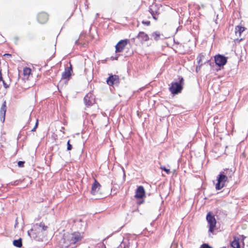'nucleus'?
Returning <instances> with one entry per match:
<instances>
[{"mask_svg": "<svg viewBox=\"0 0 248 248\" xmlns=\"http://www.w3.org/2000/svg\"><path fill=\"white\" fill-rule=\"evenodd\" d=\"M215 62L217 65L219 66L224 65L227 62V57L221 55H218L215 56Z\"/></svg>", "mask_w": 248, "mask_h": 248, "instance_id": "8", "label": "nucleus"}, {"mask_svg": "<svg viewBox=\"0 0 248 248\" xmlns=\"http://www.w3.org/2000/svg\"><path fill=\"white\" fill-rule=\"evenodd\" d=\"M78 41H76V44H78Z\"/></svg>", "mask_w": 248, "mask_h": 248, "instance_id": "38", "label": "nucleus"}, {"mask_svg": "<svg viewBox=\"0 0 248 248\" xmlns=\"http://www.w3.org/2000/svg\"><path fill=\"white\" fill-rule=\"evenodd\" d=\"M36 129V128H35V127H34L31 129V131L32 132L35 131Z\"/></svg>", "mask_w": 248, "mask_h": 248, "instance_id": "35", "label": "nucleus"}, {"mask_svg": "<svg viewBox=\"0 0 248 248\" xmlns=\"http://www.w3.org/2000/svg\"><path fill=\"white\" fill-rule=\"evenodd\" d=\"M67 150L69 151V150H71L72 149V145L70 143V140H69L67 143Z\"/></svg>", "mask_w": 248, "mask_h": 248, "instance_id": "25", "label": "nucleus"}, {"mask_svg": "<svg viewBox=\"0 0 248 248\" xmlns=\"http://www.w3.org/2000/svg\"><path fill=\"white\" fill-rule=\"evenodd\" d=\"M206 220L209 225V232H212L217 223L215 217L214 215L209 212L206 216Z\"/></svg>", "mask_w": 248, "mask_h": 248, "instance_id": "5", "label": "nucleus"}, {"mask_svg": "<svg viewBox=\"0 0 248 248\" xmlns=\"http://www.w3.org/2000/svg\"><path fill=\"white\" fill-rule=\"evenodd\" d=\"M231 246L233 248H240L239 239L237 237H234L233 241L231 243Z\"/></svg>", "mask_w": 248, "mask_h": 248, "instance_id": "19", "label": "nucleus"}, {"mask_svg": "<svg viewBox=\"0 0 248 248\" xmlns=\"http://www.w3.org/2000/svg\"><path fill=\"white\" fill-rule=\"evenodd\" d=\"M245 31V28L244 27L237 26L235 27V34L237 35V34L239 36H240L241 33Z\"/></svg>", "mask_w": 248, "mask_h": 248, "instance_id": "20", "label": "nucleus"}, {"mask_svg": "<svg viewBox=\"0 0 248 248\" xmlns=\"http://www.w3.org/2000/svg\"><path fill=\"white\" fill-rule=\"evenodd\" d=\"M1 80H2V78L1 76V71L0 70V81H1Z\"/></svg>", "mask_w": 248, "mask_h": 248, "instance_id": "33", "label": "nucleus"}, {"mask_svg": "<svg viewBox=\"0 0 248 248\" xmlns=\"http://www.w3.org/2000/svg\"><path fill=\"white\" fill-rule=\"evenodd\" d=\"M145 196V190L142 186H139L136 189L135 197L137 199H141Z\"/></svg>", "mask_w": 248, "mask_h": 248, "instance_id": "12", "label": "nucleus"}, {"mask_svg": "<svg viewBox=\"0 0 248 248\" xmlns=\"http://www.w3.org/2000/svg\"><path fill=\"white\" fill-rule=\"evenodd\" d=\"M160 36V33L158 31H155L152 33L151 37L154 38L155 41H158Z\"/></svg>", "mask_w": 248, "mask_h": 248, "instance_id": "22", "label": "nucleus"}, {"mask_svg": "<svg viewBox=\"0 0 248 248\" xmlns=\"http://www.w3.org/2000/svg\"><path fill=\"white\" fill-rule=\"evenodd\" d=\"M118 58V56H117V57H115V58H113L112 57V59L113 60H117Z\"/></svg>", "mask_w": 248, "mask_h": 248, "instance_id": "37", "label": "nucleus"}, {"mask_svg": "<svg viewBox=\"0 0 248 248\" xmlns=\"http://www.w3.org/2000/svg\"><path fill=\"white\" fill-rule=\"evenodd\" d=\"M72 72V66L70 64L69 67H67L65 68L64 71L62 73V79H69L71 76V72Z\"/></svg>", "mask_w": 248, "mask_h": 248, "instance_id": "10", "label": "nucleus"}, {"mask_svg": "<svg viewBox=\"0 0 248 248\" xmlns=\"http://www.w3.org/2000/svg\"><path fill=\"white\" fill-rule=\"evenodd\" d=\"M200 248H212L211 247H210V246H209V245L207 244H203L201 246Z\"/></svg>", "mask_w": 248, "mask_h": 248, "instance_id": "27", "label": "nucleus"}, {"mask_svg": "<svg viewBox=\"0 0 248 248\" xmlns=\"http://www.w3.org/2000/svg\"><path fill=\"white\" fill-rule=\"evenodd\" d=\"M31 73V69L28 67H25L23 69V74L25 76H28Z\"/></svg>", "mask_w": 248, "mask_h": 248, "instance_id": "23", "label": "nucleus"}, {"mask_svg": "<svg viewBox=\"0 0 248 248\" xmlns=\"http://www.w3.org/2000/svg\"><path fill=\"white\" fill-rule=\"evenodd\" d=\"M13 245L16 247L21 248L22 246V242L21 238L14 240Z\"/></svg>", "mask_w": 248, "mask_h": 248, "instance_id": "21", "label": "nucleus"}, {"mask_svg": "<svg viewBox=\"0 0 248 248\" xmlns=\"http://www.w3.org/2000/svg\"><path fill=\"white\" fill-rule=\"evenodd\" d=\"M129 41L128 39L120 40L115 46L116 53L121 52L127 45Z\"/></svg>", "mask_w": 248, "mask_h": 248, "instance_id": "7", "label": "nucleus"}, {"mask_svg": "<svg viewBox=\"0 0 248 248\" xmlns=\"http://www.w3.org/2000/svg\"><path fill=\"white\" fill-rule=\"evenodd\" d=\"M199 69H200V68H199V65L198 64V65H197L196 67V71L197 72H198V70H199Z\"/></svg>", "mask_w": 248, "mask_h": 248, "instance_id": "34", "label": "nucleus"}, {"mask_svg": "<svg viewBox=\"0 0 248 248\" xmlns=\"http://www.w3.org/2000/svg\"><path fill=\"white\" fill-rule=\"evenodd\" d=\"M48 16L46 13H41L38 15V21L42 24L46 23L48 20Z\"/></svg>", "mask_w": 248, "mask_h": 248, "instance_id": "13", "label": "nucleus"}, {"mask_svg": "<svg viewBox=\"0 0 248 248\" xmlns=\"http://www.w3.org/2000/svg\"><path fill=\"white\" fill-rule=\"evenodd\" d=\"M117 248H129V240L127 238H124Z\"/></svg>", "mask_w": 248, "mask_h": 248, "instance_id": "17", "label": "nucleus"}, {"mask_svg": "<svg viewBox=\"0 0 248 248\" xmlns=\"http://www.w3.org/2000/svg\"><path fill=\"white\" fill-rule=\"evenodd\" d=\"M142 23L146 26H149L150 25V21H142Z\"/></svg>", "mask_w": 248, "mask_h": 248, "instance_id": "29", "label": "nucleus"}, {"mask_svg": "<svg viewBox=\"0 0 248 248\" xmlns=\"http://www.w3.org/2000/svg\"><path fill=\"white\" fill-rule=\"evenodd\" d=\"M2 82H3V86H4V87L5 88H7L9 87L8 85H7V84L5 83V81L2 80Z\"/></svg>", "mask_w": 248, "mask_h": 248, "instance_id": "31", "label": "nucleus"}, {"mask_svg": "<svg viewBox=\"0 0 248 248\" xmlns=\"http://www.w3.org/2000/svg\"><path fill=\"white\" fill-rule=\"evenodd\" d=\"M47 228V226H46L44 223L41 222L39 224L36 223L34 225L33 228L28 231V234L31 236L32 235L31 233L33 232H35V233H37L38 235L41 236V233L43 234V232L46 231Z\"/></svg>", "mask_w": 248, "mask_h": 248, "instance_id": "4", "label": "nucleus"}, {"mask_svg": "<svg viewBox=\"0 0 248 248\" xmlns=\"http://www.w3.org/2000/svg\"><path fill=\"white\" fill-rule=\"evenodd\" d=\"M137 38L141 42H145L149 40V37L148 34L143 31H140L137 36Z\"/></svg>", "mask_w": 248, "mask_h": 248, "instance_id": "14", "label": "nucleus"}, {"mask_svg": "<svg viewBox=\"0 0 248 248\" xmlns=\"http://www.w3.org/2000/svg\"><path fill=\"white\" fill-rule=\"evenodd\" d=\"M84 102L87 107H90L94 103V96L92 93H89L85 95L84 98Z\"/></svg>", "mask_w": 248, "mask_h": 248, "instance_id": "6", "label": "nucleus"}, {"mask_svg": "<svg viewBox=\"0 0 248 248\" xmlns=\"http://www.w3.org/2000/svg\"><path fill=\"white\" fill-rule=\"evenodd\" d=\"M6 111V102L4 101L0 108V120L3 122L5 120V113Z\"/></svg>", "mask_w": 248, "mask_h": 248, "instance_id": "15", "label": "nucleus"}, {"mask_svg": "<svg viewBox=\"0 0 248 248\" xmlns=\"http://www.w3.org/2000/svg\"><path fill=\"white\" fill-rule=\"evenodd\" d=\"M233 172L229 169L224 170L220 172L217 179V182L216 185V188L220 190L225 186V182L228 181V178H231Z\"/></svg>", "mask_w": 248, "mask_h": 248, "instance_id": "2", "label": "nucleus"}, {"mask_svg": "<svg viewBox=\"0 0 248 248\" xmlns=\"http://www.w3.org/2000/svg\"><path fill=\"white\" fill-rule=\"evenodd\" d=\"M82 238L83 236L78 232L64 234L59 242V247L60 248H68L72 245L77 246L80 244Z\"/></svg>", "mask_w": 248, "mask_h": 248, "instance_id": "1", "label": "nucleus"}, {"mask_svg": "<svg viewBox=\"0 0 248 248\" xmlns=\"http://www.w3.org/2000/svg\"><path fill=\"white\" fill-rule=\"evenodd\" d=\"M17 224H18V222H17V219H16V222L15 225V227H16Z\"/></svg>", "mask_w": 248, "mask_h": 248, "instance_id": "36", "label": "nucleus"}, {"mask_svg": "<svg viewBox=\"0 0 248 248\" xmlns=\"http://www.w3.org/2000/svg\"><path fill=\"white\" fill-rule=\"evenodd\" d=\"M24 164H25V162L22 161H18V163H17L18 166L19 167H23Z\"/></svg>", "mask_w": 248, "mask_h": 248, "instance_id": "28", "label": "nucleus"}, {"mask_svg": "<svg viewBox=\"0 0 248 248\" xmlns=\"http://www.w3.org/2000/svg\"><path fill=\"white\" fill-rule=\"evenodd\" d=\"M34 233H35V234H36V235H35V236H37V235H38L37 233H35V232H34Z\"/></svg>", "mask_w": 248, "mask_h": 248, "instance_id": "39", "label": "nucleus"}, {"mask_svg": "<svg viewBox=\"0 0 248 248\" xmlns=\"http://www.w3.org/2000/svg\"><path fill=\"white\" fill-rule=\"evenodd\" d=\"M184 84V80L182 77H179L178 82H173L169 87L170 92L173 94H177L180 93L183 89Z\"/></svg>", "mask_w": 248, "mask_h": 248, "instance_id": "3", "label": "nucleus"}, {"mask_svg": "<svg viewBox=\"0 0 248 248\" xmlns=\"http://www.w3.org/2000/svg\"><path fill=\"white\" fill-rule=\"evenodd\" d=\"M160 168L162 170H164L167 174L170 173V169H167L165 166H161Z\"/></svg>", "mask_w": 248, "mask_h": 248, "instance_id": "24", "label": "nucleus"}, {"mask_svg": "<svg viewBox=\"0 0 248 248\" xmlns=\"http://www.w3.org/2000/svg\"><path fill=\"white\" fill-rule=\"evenodd\" d=\"M177 245L175 242H173L171 244L170 248H177Z\"/></svg>", "mask_w": 248, "mask_h": 248, "instance_id": "30", "label": "nucleus"}, {"mask_svg": "<svg viewBox=\"0 0 248 248\" xmlns=\"http://www.w3.org/2000/svg\"><path fill=\"white\" fill-rule=\"evenodd\" d=\"M204 58V55L202 53H200L197 57V60L198 61V63L199 65V68H201V67L203 64H205L206 62H209V60H207L206 62H204V63L202 62V60Z\"/></svg>", "mask_w": 248, "mask_h": 248, "instance_id": "18", "label": "nucleus"}, {"mask_svg": "<svg viewBox=\"0 0 248 248\" xmlns=\"http://www.w3.org/2000/svg\"><path fill=\"white\" fill-rule=\"evenodd\" d=\"M100 187L101 185L99 183L96 179H94L92 186L91 194L94 195H95L98 192Z\"/></svg>", "mask_w": 248, "mask_h": 248, "instance_id": "11", "label": "nucleus"}, {"mask_svg": "<svg viewBox=\"0 0 248 248\" xmlns=\"http://www.w3.org/2000/svg\"><path fill=\"white\" fill-rule=\"evenodd\" d=\"M95 248H106V247L104 244L101 243L97 244Z\"/></svg>", "mask_w": 248, "mask_h": 248, "instance_id": "26", "label": "nucleus"}, {"mask_svg": "<svg viewBox=\"0 0 248 248\" xmlns=\"http://www.w3.org/2000/svg\"><path fill=\"white\" fill-rule=\"evenodd\" d=\"M38 124V120H37L35 124V126H34L35 128H36L37 127Z\"/></svg>", "mask_w": 248, "mask_h": 248, "instance_id": "32", "label": "nucleus"}, {"mask_svg": "<svg viewBox=\"0 0 248 248\" xmlns=\"http://www.w3.org/2000/svg\"><path fill=\"white\" fill-rule=\"evenodd\" d=\"M106 81L109 86H112L115 84H118L119 83V76L115 75L110 76Z\"/></svg>", "mask_w": 248, "mask_h": 248, "instance_id": "9", "label": "nucleus"}, {"mask_svg": "<svg viewBox=\"0 0 248 248\" xmlns=\"http://www.w3.org/2000/svg\"><path fill=\"white\" fill-rule=\"evenodd\" d=\"M155 8L156 9L155 7H151L149 8V11L151 14L154 19L156 20L158 18L159 13L155 9H154Z\"/></svg>", "mask_w": 248, "mask_h": 248, "instance_id": "16", "label": "nucleus"}]
</instances>
